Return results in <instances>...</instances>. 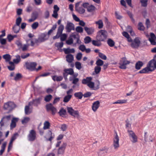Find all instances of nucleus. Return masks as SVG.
I'll use <instances>...</instances> for the list:
<instances>
[{"label":"nucleus","mask_w":156,"mask_h":156,"mask_svg":"<svg viewBox=\"0 0 156 156\" xmlns=\"http://www.w3.org/2000/svg\"><path fill=\"white\" fill-rule=\"evenodd\" d=\"M92 80V78L91 77H87L82 80V83L83 84H87L89 87L93 90H96L98 89L100 85L99 81L97 80L95 84L94 82L91 81Z\"/></svg>","instance_id":"f257e3e1"},{"label":"nucleus","mask_w":156,"mask_h":156,"mask_svg":"<svg viewBox=\"0 0 156 156\" xmlns=\"http://www.w3.org/2000/svg\"><path fill=\"white\" fill-rule=\"evenodd\" d=\"M154 68L156 69V60L152 59L149 61L147 65V67L140 70V73H146L149 71H153Z\"/></svg>","instance_id":"f03ea898"},{"label":"nucleus","mask_w":156,"mask_h":156,"mask_svg":"<svg viewBox=\"0 0 156 156\" xmlns=\"http://www.w3.org/2000/svg\"><path fill=\"white\" fill-rule=\"evenodd\" d=\"M108 33L105 30L99 31L97 36V39L100 41H104L107 37Z\"/></svg>","instance_id":"7ed1b4c3"},{"label":"nucleus","mask_w":156,"mask_h":156,"mask_svg":"<svg viewBox=\"0 0 156 156\" xmlns=\"http://www.w3.org/2000/svg\"><path fill=\"white\" fill-rule=\"evenodd\" d=\"M130 63L129 61H128L126 58L123 57L120 60L119 64V68L125 69L126 68V65Z\"/></svg>","instance_id":"20e7f679"},{"label":"nucleus","mask_w":156,"mask_h":156,"mask_svg":"<svg viewBox=\"0 0 156 156\" xmlns=\"http://www.w3.org/2000/svg\"><path fill=\"white\" fill-rule=\"evenodd\" d=\"M16 107L15 104L12 102L9 101L4 104V108L5 109L11 111Z\"/></svg>","instance_id":"39448f33"},{"label":"nucleus","mask_w":156,"mask_h":156,"mask_svg":"<svg viewBox=\"0 0 156 156\" xmlns=\"http://www.w3.org/2000/svg\"><path fill=\"white\" fill-rule=\"evenodd\" d=\"M28 140L30 141H33L36 138V132L33 129L31 130L28 136Z\"/></svg>","instance_id":"423d86ee"},{"label":"nucleus","mask_w":156,"mask_h":156,"mask_svg":"<svg viewBox=\"0 0 156 156\" xmlns=\"http://www.w3.org/2000/svg\"><path fill=\"white\" fill-rule=\"evenodd\" d=\"M147 37H149V40L151 44L153 45H155L156 44V37L155 34L152 33H151L150 34V36L148 34H146Z\"/></svg>","instance_id":"0eeeda50"},{"label":"nucleus","mask_w":156,"mask_h":156,"mask_svg":"<svg viewBox=\"0 0 156 156\" xmlns=\"http://www.w3.org/2000/svg\"><path fill=\"white\" fill-rule=\"evenodd\" d=\"M25 65L27 69L32 71L35 69L37 64L34 62H26Z\"/></svg>","instance_id":"6e6552de"},{"label":"nucleus","mask_w":156,"mask_h":156,"mask_svg":"<svg viewBox=\"0 0 156 156\" xmlns=\"http://www.w3.org/2000/svg\"><path fill=\"white\" fill-rule=\"evenodd\" d=\"M129 135L131 141L133 143H135L137 142V138L135 133L131 130H128Z\"/></svg>","instance_id":"1a4fd4ad"},{"label":"nucleus","mask_w":156,"mask_h":156,"mask_svg":"<svg viewBox=\"0 0 156 156\" xmlns=\"http://www.w3.org/2000/svg\"><path fill=\"white\" fill-rule=\"evenodd\" d=\"M115 134L113 140V146L114 148L116 149L119 147V138L116 132L115 133Z\"/></svg>","instance_id":"9d476101"},{"label":"nucleus","mask_w":156,"mask_h":156,"mask_svg":"<svg viewBox=\"0 0 156 156\" xmlns=\"http://www.w3.org/2000/svg\"><path fill=\"white\" fill-rule=\"evenodd\" d=\"M65 28L67 32H70L72 30H75L74 25L72 23L68 21Z\"/></svg>","instance_id":"9b49d317"},{"label":"nucleus","mask_w":156,"mask_h":156,"mask_svg":"<svg viewBox=\"0 0 156 156\" xmlns=\"http://www.w3.org/2000/svg\"><path fill=\"white\" fill-rule=\"evenodd\" d=\"M80 2H77L75 5V10L79 13L83 14L85 12V10L82 7V6L80 7Z\"/></svg>","instance_id":"f8f14e48"},{"label":"nucleus","mask_w":156,"mask_h":156,"mask_svg":"<svg viewBox=\"0 0 156 156\" xmlns=\"http://www.w3.org/2000/svg\"><path fill=\"white\" fill-rule=\"evenodd\" d=\"M68 112L69 114L74 117L79 115V112L77 110H74L72 107H67Z\"/></svg>","instance_id":"ddd939ff"},{"label":"nucleus","mask_w":156,"mask_h":156,"mask_svg":"<svg viewBox=\"0 0 156 156\" xmlns=\"http://www.w3.org/2000/svg\"><path fill=\"white\" fill-rule=\"evenodd\" d=\"M140 44V41L138 37L136 38L134 41L132 42L131 46L133 48H137L139 47Z\"/></svg>","instance_id":"4468645a"},{"label":"nucleus","mask_w":156,"mask_h":156,"mask_svg":"<svg viewBox=\"0 0 156 156\" xmlns=\"http://www.w3.org/2000/svg\"><path fill=\"white\" fill-rule=\"evenodd\" d=\"M46 108L48 110L51 111L53 115H55L57 112L56 108L51 104L47 105H46Z\"/></svg>","instance_id":"2eb2a0df"},{"label":"nucleus","mask_w":156,"mask_h":156,"mask_svg":"<svg viewBox=\"0 0 156 156\" xmlns=\"http://www.w3.org/2000/svg\"><path fill=\"white\" fill-rule=\"evenodd\" d=\"M100 104V103L99 101H96L93 103L92 108L94 112H96Z\"/></svg>","instance_id":"dca6fc26"},{"label":"nucleus","mask_w":156,"mask_h":156,"mask_svg":"<svg viewBox=\"0 0 156 156\" xmlns=\"http://www.w3.org/2000/svg\"><path fill=\"white\" fill-rule=\"evenodd\" d=\"M38 13L37 12H33L31 16V18L29 20V22H32L34 21L38 17Z\"/></svg>","instance_id":"f3484780"},{"label":"nucleus","mask_w":156,"mask_h":156,"mask_svg":"<svg viewBox=\"0 0 156 156\" xmlns=\"http://www.w3.org/2000/svg\"><path fill=\"white\" fill-rule=\"evenodd\" d=\"M84 29L88 35L93 34L94 30V28L92 27L88 28L87 27H85L84 28Z\"/></svg>","instance_id":"a211bd4d"},{"label":"nucleus","mask_w":156,"mask_h":156,"mask_svg":"<svg viewBox=\"0 0 156 156\" xmlns=\"http://www.w3.org/2000/svg\"><path fill=\"white\" fill-rule=\"evenodd\" d=\"M47 34H42L41 37H40L38 39V42H42L46 40L48 38V37H46Z\"/></svg>","instance_id":"6ab92c4d"},{"label":"nucleus","mask_w":156,"mask_h":156,"mask_svg":"<svg viewBox=\"0 0 156 156\" xmlns=\"http://www.w3.org/2000/svg\"><path fill=\"white\" fill-rule=\"evenodd\" d=\"M31 103L30 102L28 106H26L25 108V112L26 115H29L32 112V110L29 108L30 106L31 105Z\"/></svg>","instance_id":"aec40b11"},{"label":"nucleus","mask_w":156,"mask_h":156,"mask_svg":"<svg viewBox=\"0 0 156 156\" xmlns=\"http://www.w3.org/2000/svg\"><path fill=\"white\" fill-rule=\"evenodd\" d=\"M66 60L69 63H71L74 60L73 55L71 54L67 55L66 56Z\"/></svg>","instance_id":"412c9836"},{"label":"nucleus","mask_w":156,"mask_h":156,"mask_svg":"<svg viewBox=\"0 0 156 156\" xmlns=\"http://www.w3.org/2000/svg\"><path fill=\"white\" fill-rule=\"evenodd\" d=\"M65 54H69L70 53H74L75 52V50L73 48L70 49L68 48H64L63 49Z\"/></svg>","instance_id":"4be33fe9"},{"label":"nucleus","mask_w":156,"mask_h":156,"mask_svg":"<svg viewBox=\"0 0 156 156\" xmlns=\"http://www.w3.org/2000/svg\"><path fill=\"white\" fill-rule=\"evenodd\" d=\"M66 145L65 144H63L61 146L59 147L58 151V154H61L63 153L66 147Z\"/></svg>","instance_id":"5701e85b"},{"label":"nucleus","mask_w":156,"mask_h":156,"mask_svg":"<svg viewBox=\"0 0 156 156\" xmlns=\"http://www.w3.org/2000/svg\"><path fill=\"white\" fill-rule=\"evenodd\" d=\"M18 120V119L17 118H13L12 119L10 124L11 129H13L16 126V122Z\"/></svg>","instance_id":"b1692460"},{"label":"nucleus","mask_w":156,"mask_h":156,"mask_svg":"<svg viewBox=\"0 0 156 156\" xmlns=\"http://www.w3.org/2000/svg\"><path fill=\"white\" fill-rule=\"evenodd\" d=\"M42 100L41 97H40L37 99L33 100V103L35 106H37L40 103V101Z\"/></svg>","instance_id":"393cba45"},{"label":"nucleus","mask_w":156,"mask_h":156,"mask_svg":"<svg viewBox=\"0 0 156 156\" xmlns=\"http://www.w3.org/2000/svg\"><path fill=\"white\" fill-rule=\"evenodd\" d=\"M107 151V150L105 147L101 149L98 152V155H104L106 153Z\"/></svg>","instance_id":"a878e982"},{"label":"nucleus","mask_w":156,"mask_h":156,"mask_svg":"<svg viewBox=\"0 0 156 156\" xmlns=\"http://www.w3.org/2000/svg\"><path fill=\"white\" fill-rule=\"evenodd\" d=\"M64 26L62 25L61 24L59 27L58 28V31L57 32V34H59L60 35L62 34V31L64 29Z\"/></svg>","instance_id":"bb28decb"},{"label":"nucleus","mask_w":156,"mask_h":156,"mask_svg":"<svg viewBox=\"0 0 156 156\" xmlns=\"http://www.w3.org/2000/svg\"><path fill=\"white\" fill-rule=\"evenodd\" d=\"M52 78L54 81H60L63 79V77L61 76H52Z\"/></svg>","instance_id":"cd10ccee"},{"label":"nucleus","mask_w":156,"mask_h":156,"mask_svg":"<svg viewBox=\"0 0 156 156\" xmlns=\"http://www.w3.org/2000/svg\"><path fill=\"white\" fill-rule=\"evenodd\" d=\"M143 66V63L141 61H139L137 62L135 65V68L137 70L140 69Z\"/></svg>","instance_id":"c85d7f7f"},{"label":"nucleus","mask_w":156,"mask_h":156,"mask_svg":"<svg viewBox=\"0 0 156 156\" xmlns=\"http://www.w3.org/2000/svg\"><path fill=\"white\" fill-rule=\"evenodd\" d=\"M65 73L72 75L74 73V71L72 68H69L65 69L64 70Z\"/></svg>","instance_id":"c756f323"},{"label":"nucleus","mask_w":156,"mask_h":156,"mask_svg":"<svg viewBox=\"0 0 156 156\" xmlns=\"http://www.w3.org/2000/svg\"><path fill=\"white\" fill-rule=\"evenodd\" d=\"M70 81H72V83L74 84H76L79 81V79L77 78H73L72 76H70L69 78Z\"/></svg>","instance_id":"7c9ffc66"},{"label":"nucleus","mask_w":156,"mask_h":156,"mask_svg":"<svg viewBox=\"0 0 156 156\" xmlns=\"http://www.w3.org/2000/svg\"><path fill=\"white\" fill-rule=\"evenodd\" d=\"M15 57L16 58L13 59V61L15 64H17L21 61L20 56L19 55H17L15 56Z\"/></svg>","instance_id":"2f4dec72"},{"label":"nucleus","mask_w":156,"mask_h":156,"mask_svg":"<svg viewBox=\"0 0 156 156\" xmlns=\"http://www.w3.org/2000/svg\"><path fill=\"white\" fill-rule=\"evenodd\" d=\"M74 95L75 97L78 98L79 99H81L83 96V94L82 92H80L75 93Z\"/></svg>","instance_id":"473e14b6"},{"label":"nucleus","mask_w":156,"mask_h":156,"mask_svg":"<svg viewBox=\"0 0 156 156\" xmlns=\"http://www.w3.org/2000/svg\"><path fill=\"white\" fill-rule=\"evenodd\" d=\"M72 97V95H67L64 98L63 101L65 103L68 102Z\"/></svg>","instance_id":"72a5a7b5"},{"label":"nucleus","mask_w":156,"mask_h":156,"mask_svg":"<svg viewBox=\"0 0 156 156\" xmlns=\"http://www.w3.org/2000/svg\"><path fill=\"white\" fill-rule=\"evenodd\" d=\"M107 43L111 47H113L115 44L114 41L111 39H108L107 41Z\"/></svg>","instance_id":"f704fd0d"},{"label":"nucleus","mask_w":156,"mask_h":156,"mask_svg":"<svg viewBox=\"0 0 156 156\" xmlns=\"http://www.w3.org/2000/svg\"><path fill=\"white\" fill-rule=\"evenodd\" d=\"M3 58L4 59L6 62H9L11 60V57L9 54H6L3 56Z\"/></svg>","instance_id":"c9c22d12"},{"label":"nucleus","mask_w":156,"mask_h":156,"mask_svg":"<svg viewBox=\"0 0 156 156\" xmlns=\"http://www.w3.org/2000/svg\"><path fill=\"white\" fill-rule=\"evenodd\" d=\"M95 23L98 25V28L101 29L103 27V23L101 20H99L95 22Z\"/></svg>","instance_id":"e433bc0d"},{"label":"nucleus","mask_w":156,"mask_h":156,"mask_svg":"<svg viewBox=\"0 0 156 156\" xmlns=\"http://www.w3.org/2000/svg\"><path fill=\"white\" fill-rule=\"evenodd\" d=\"M95 9V7L94 6L92 5H89L87 9V10L89 12H91L94 11Z\"/></svg>","instance_id":"4c0bfd02"},{"label":"nucleus","mask_w":156,"mask_h":156,"mask_svg":"<svg viewBox=\"0 0 156 156\" xmlns=\"http://www.w3.org/2000/svg\"><path fill=\"white\" fill-rule=\"evenodd\" d=\"M92 44L95 46H100L101 45V43L99 40H93L92 41Z\"/></svg>","instance_id":"58836bf2"},{"label":"nucleus","mask_w":156,"mask_h":156,"mask_svg":"<svg viewBox=\"0 0 156 156\" xmlns=\"http://www.w3.org/2000/svg\"><path fill=\"white\" fill-rule=\"evenodd\" d=\"M30 118L28 117H24L22 120V123L23 124H25L28 122L30 120Z\"/></svg>","instance_id":"ea45409f"},{"label":"nucleus","mask_w":156,"mask_h":156,"mask_svg":"<svg viewBox=\"0 0 156 156\" xmlns=\"http://www.w3.org/2000/svg\"><path fill=\"white\" fill-rule=\"evenodd\" d=\"M50 126L49 122L48 121H45L44 124L43 129H48Z\"/></svg>","instance_id":"a19ab883"},{"label":"nucleus","mask_w":156,"mask_h":156,"mask_svg":"<svg viewBox=\"0 0 156 156\" xmlns=\"http://www.w3.org/2000/svg\"><path fill=\"white\" fill-rule=\"evenodd\" d=\"M94 72L96 74L99 73L101 71V68L100 66H96L94 68Z\"/></svg>","instance_id":"79ce46f5"},{"label":"nucleus","mask_w":156,"mask_h":156,"mask_svg":"<svg viewBox=\"0 0 156 156\" xmlns=\"http://www.w3.org/2000/svg\"><path fill=\"white\" fill-rule=\"evenodd\" d=\"M104 62L101 60L99 59L97 60L96 62V64L97 66H100L103 65Z\"/></svg>","instance_id":"37998d69"},{"label":"nucleus","mask_w":156,"mask_h":156,"mask_svg":"<svg viewBox=\"0 0 156 156\" xmlns=\"http://www.w3.org/2000/svg\"><path fill=\"white\" fill-rule=\"evenodd\" d=\"M126 101H127V100H118L117 101L113 103V104H122L123 103H126Z\"/></svg>","instance_id":"c03bdc74"},{"label":"nucleus","mask_w":156,"mask_h":156,"mask_svg":"<svg viewBox=\"0 0 156 156\" xmlns=\"http://www.w3.org/2000/svg\"><path fill=\"white\" fill-rule=\"evenodd\" d=\"M66 110L63 108L61 109L59 112L60 115L61 116L65 115L66 114Z\"/></svg>","instance_id":"a18cd8bd"},{"label":"nucleus","mask_w":156,"mask_h":156,"mask_svg":"<svg viewBox=\"0 0 156 156\" xmlns=\"http://www.w3.org/2000/svg\"><path fill=\"white\" fill-rule=\"evenodd\" d=\"M91 38L89 36H87L84 39V43L85 44H88L89 43L91 42Z\"/></svg>","instance_id":"49530a36"},{"label":"nucleus","mask_w":156,"mask_h":156,"mask_svg":"<svg viewBox=\"0 0 156 156\" xmlns=\"http://www.w3.org/2000/svg\"><path fill=\"white\" fill-rule=\"evenodd\" d=\"M75 66L76 68L79 70H80L81 69V63L79 62H76L75 63Z\"/></svg>","instance_id":"de8ad7c7"},{"label":"nucleus","mask_w":156,"mask_h":156,"mask_svg":"<svg viewBox=\"0 0 156 156\" xmlns=\"http://www.w3.org/2000/svg\"><path fill=\"white\" fill-rule=\"evenodd\" d=\"M67 37V34H61L60 36V40L61 41H64L66 38Z\"/></svg>","instance_id":"09e8293b"},{"label":"nucleus","mask_w":156,"mask_h":156,"mask_svg":"<svg viewBox=\"0 0 156 156\" xmlns=\"http://www.w3.org/2000/svg\"><path fill=\"white\" fill-rule=\"evenodd\" d=\"M76 30L77 32L81 33L83 31V29L80 26H78L76 27Z\"/></svg>","instance_id":"8fccbe9b"},{"label":"nucleus","mask_w":156,"mask_h":156,"mask_svg":"<svg viewBox=\"0 0 156 156\" xmlns=\"http://www.w3.org/2000/svg\"><path fill=\"white\" fill-rule=\"evenodd\" d=\"M145 27L141 23H140L138 24V29L140 30L143 31Z\"/></svg>","instance_id":"3c124183"},{"label":"nucleus","mask_w":156,"mask_h":156,"mask_svg":"<svg viewBox=\"0 0 156 156\" xmlns=\"http://www.w3.org/2000/svg\"><path fill=\"white\" fill-rule=\"evenodd\" d=\"M98 55L103 60H105L107 59L106 56L102 53L99 52Z\"/></svg>","instance_id":"603ef678"},{"label":"nucleus","mask_w":156,"mask_h":156,"mask_svg":"<svg viewBox=\"0 0 156 156\" xmlns=\"http://www.w3.org/2000/svg\"><path fill=\"white\" fill-rule=\"evenodd\" d=\"M52 97L51 95L49 94L46 96L44 98V100L46 102H48L51 100Z\"/></svg>","instance_id":"864d4df0"},{"label":"nucleus","mask_w":156,"mask_h":156,"mask_svg":"<svg viewBox=\"0 0 156 156\" xmlns=\"http://www.w3.org/2000/svg\"><path fill=\"white\" fill-rule=\"evenodd\" d=\"M39 23L37 22L34 23L31 25V27L32 29H36L38 26Z\"/></svg>","instance_id":"5fc2aeb1"},{"label":"nucleus","mask_w":156,"mask_h":156,"mask_svg":"<svg viewBox=\"0 0 156 156\" xmlns=\"http://www.w3.org/2000/svg\"><path fill=\"white\" fill-rule=\"evenodd\" d=\"M50 74V73H44L40 75L39 76L36 77V80L38 78H39L40 77H45L49 75Z\"/></svg>","instance_id":"6e6d98bb"},{"label":"nucleus","mask_w":156,"mask_h":156,"mask_svg":"<svg viewBox=\"0 0 156 156\" xmlns=\"http://www.w3.org/2000/svg\"><path fill=\"white\" fill-rule=\"evenodd\" d=\"M142 4V5L143 7H146L147 5V0H140Z\"/></svg>","instance_id":"4d7b16f0"},{"label":"nucleus","mask_w":156,"mask_h":156,"mask_svg":"<svg viewBox=\"0 0 156 156\" xmlns=\"http://www.w3.org/2000/svg\"><path fill=\"white\" fill-rule=\"evenodd\" d=\"M18 136V134L17 133H14L12 136L10 141L13 142V141L17 138Z\"/></svg>","instance_id":"13d9d810"},{"label":"nucleus","mask_w":156,"mask_h":156,"mask_svg":"<svg viewBox=\"0 0 156 156\" xmlns=\"http://www.w3.org/2000/svg\"><path fill=\"white\" fill-rule=\"evenodd\" d=\"M21 21L22 19L20 17H19L16 19V23L17 26H18V27H19L20 24L21 22Z\"/></svg>","instance_id":"bf43d9fd"},{"label":"nucleus","mask_w":156,"mask_h":156,"mask_svg":"<svg viewBox=\"0 0 156 156\" xmlns=\"http://www.w3.org/2000/svg\"><path fill=\"white\" fill-rule=\"evenodd\" d=\"M6 39L0 38V43L2 45H5L6 44Z\"/></svg>","instance_id":"052dcab7"},{"label":"nucleus","mask_w":156,"mask_h":156,"mask_svg":"<svg viewBox=\"0 0 156 156\" xmlns=\"http://www.w3.org/2000/svg\"><path fill=\"white\" fill-rule=\"evenodd\" d=\"M63 45V43L61 42L59 43H56L55 44V46L58 48H62Z\"/></svg>","instance_id":"680f3d73"},{"label":"nucleus","mask_w":156,"mask_h":156,"mask_svg":"<svg viewBox=\"0 0 156 156\" xmlns=\"http://www.w3.org/2000/svg\"><path fill=\"white\" fill-rule=\"evenodd\" d=\"M30 56L29 53H23L21 54V58L23 59H25L28 57Z\"/></svg>","instance_id":"e2e57ef3"},{"label":"nucleus","mask_w":156,"mask_h":156,"mask_svg":"<svg viewBox=\"0 0 156 156\" xmlns=\"http://www.w3.org/2000/svg\"><path fill=\"white\" fill-rule=\"evenodd\" d=\"M21 77V74L19 73H18L16 75L14 79L15 80L17 81L19 80Z\"/></svg>","instance_id":"0e129e2a"},{"label":"nucleus","mask_w":156,"mask_h":156,"mask_svg":"<svg viewBox=\"0 0 156 156\" xmlns=\"http://www.w3.org/2000/svg\"><path fill=\"white\" fill-rule=\"evenodd\" d=\"M79 48L81 51L83 52L85 51L86 49V47L83 44L79 46Z\"/></svg>","instance_id":"69168bd1"},{"label":"nucleus","mask_w":156,"mask_h":156,"mask_svg":"<svg viewBox=\"0 0 156 156\" xmlns=\"http://www.w3.org/2000/svg\"><path fill=\"white\" fill-rule=\"evenodd\" d=\"M16 44L17 45L19 48H21L22 47V44L21 41L18 40L16 41Z\"/></svg>","instance_id":"338daca9"},{"label":"nucleus","mask_w":156,"mask_h":156,"mask_svg":"<svg viewBox=\"0 0 156 156\" xmlns=\"http://www.w3.org/2000/svg\"><path fill=\"white\" fill-rule=\"evenodd\" d=\"M73 38H70L66 41V43L68 45H70L73 43Z\"/></svg>","instance_id":"774afa93"}]
</instances>
